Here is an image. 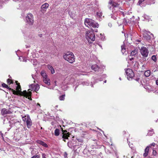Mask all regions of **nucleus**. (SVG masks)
Instances as JSON below:
<instances>
[{"label": "nucleus", "instance_id": "obj_1", "mask_svg": "<svg viewBox=\"0 0 158 158\" xmlns=\"http://www.w3.org/2000/svg\"><path fill=\"white\" fill-rule=\"evenodd\" d=\"M64 58L69 63H73L75 61V58L73 54L71 52H68L63 56Z\"/></svg>", "mask_w": 158, "mask_h": 158}, {"label": "nucleus", "instance_id": "obj_2", "mask_svg": "<svg viewBox=\"0 0 158 158\" xmlns=\"http://www.w3.org/2000/svg\"><path fill=\"white\" fill-rule=\"evenodd\" d=\"M12 91L13 92V93L15 95H19L21 96H23L25 97H28V99L31 100V91H29L28 92H27V91H24L23 92H19L17 91H16L13 89H11Z\"/></svg>", "mask_w": 158, "mask_h": 158}, {"label": "nucleus", "instance_id": "obj_3", "mask_svg": "<svg viewBox=\"0 0 158 158\" xmlns=\"http://www.w3.org/2000/svg\"><path fill=\"white\" fill-rule=\"evenodd\" d=\"M86 38L89 42L90 41H94L95 40V34L93 31H88L86 33Z\"/></svg>", "mask_w": 158, "mask_h": 158}, {"label": "nucleus", "instance_id": "obj_4", "mask_svg": "<svg viewBox=\"0 0 158 158\" xmlns=\"http://www.w3.org/2000/svg\"><path fill=\"white\" fill-rule=\"evenodd\" d=\"M120 3L118 2H113L111 4H109L113 6L112 13L116 14V12L120 11V10H122L120 7H119V5Z\"/></svg>", "mask_w": 158, "mask_h": 158}, {"label": "nucleus", "instance_id": "obj_5", "mask_svg": "<svg viewBox=\"0 0 158 158\" xmlns=\"http://www.w3.org/2000/svg\"><path fill=\"white\" fill-rule=\"evenodd\" d=\"M26 22L27 24L32 25L34 22L33 16L32 14L29 13L27 15L26 17Z\"/></svg>", "mask_w": 158, "mask_h": 158}, {"label": "nucleus", "instance_id": "obj_6", "mask_svg": "<svg viewBox=\"0 0 158 158\" xmlns=\"http://www.w3.org/2000/svg\"><path fill=\"white\" fill-rule=\"evenodd\" d=\"M140 51L143 56L145 57L148 56L149 51L148 50L146 47H142L140 50Z\"/></svg>", "mask_w": 158, "mask_h": 158}, {"label": "nucleus", "instance_id": "obj_7", "mask_svg": "<svg viewBox=\"0 0 158 158\" xmlns=\"http://www.w3.org/2000/svg\"><path fill=\"white\" fill-rule=\"evenodd\" d=\"M29 87L30 89L29 90H30L31 91H33L36 92L38 91L40 89V86L38 84L35 85L31 84L29 85Z\"/></svg>", "mask_w": 158, "mask_h": 158}, {"label": "nucleus", "instance_id": "obj_8", "mask_svg": "<svg viewBox=\"0 0 158 158\" xmlns=\"http://www.w3.org/2000/svg\"><path fill=\"white\" fill-rule=\"evenodd\" d=\"M127 78H132L134 76V73L133 71L130 69H127L126 70Z\"/></svg>", "mask_w": 158, "mask_h": 158}, {"label": "nucleus", "instance_id": "obj_9", "mask_svg": "<svg viewBox=\"0 0 158 158\" xmlns=\"http://www.w3.org/2000/svg\"><path fill=\"white\" fill-rule=\"evenodd\" d=\"M150 33L149 32H147L145 31L143 33V37L144 39L147 40H149L151 39V37L150 36Z\"/></svg>", "mask_w": 158, "mask_h": 158}, {"label": "nucleus", "instance_id": "obj_10", "mask_svg": "<svg viewBox=\"0 0 158 158\" xmlns=\"http://www.w3.org/2000/svg\"><path fill=\"white\" fill-rule=\"evenodd\" d=\"M63 132L62 138L63 139V140L65 141V139H68V137L69 136V133H67L66 130L63 131Z\"/></svg>", "mask_w": 158, "mask_h": 158}, {"label": "nucleus", "instance_id": "obj_11", "mask_svg": "<svg viewBox=\"0 0 158 158\" xmlns=\"http://www.w3.org/2000/svg\"><path fill=\"white\" fill-rule=\"evenodd\" d=\"M48 6L49 4L48 3H45L42 5L41 7V11L43 13H44Z\"/></svg>", "mask_w": 158, "mask_h": 158}, {"label": "nucleus", "instance_id": "obj_12", "mask_svg": "<svg viewBox=\"0 0 158 158\" xmlns=\"http://www.w3.org/2000/svg\"><path fill=\"white\" fill-rule=\"evenodd\" d=\"M93 22V20L89 18H86L85 21V24L86 26L89 27H90L92 23Z\"/></svg>", "mask_w": 158, "mask_h": 158}, {"label": "nucleus", "instance_id": "obj_13", "mask_svg": "<svg viewBox=\"0 0 158 158\" xmlns=\"http://www.w3.org/2000/svg\"><path fill=\"white\" fill-rule=\"evenodd\" d=\"M138 82H140L143 86H144L148 84V82L147 80H136Z\"/></svg>", "mask_w": 158, "mask_h": 158}, {"label": "nucleus", "instance_id": "obj_14", "mask_svg": "<svg viewBox=\"0 0 158 158\" xmlns=\"http://www.w3.org/2000/svg\"><path fill=\"white\" fill-rule=\"evenodd\" d=\"M26 123L27 127L29 128H30L32 125V123L30 117H28V119L27 120Z\"/></svg>", "mask_w": 158, "mask_h": 158}, {"label": "nucleus", "instance_id": "obj_15", "mask_svg": "<svg viewBox=\"0 0 158 158\" xmlns=\"http://www.w3.org/2000/svg\"><path fill=\"white\" fill-rule=\"evenodd\" d=\"M37 143L40 144L41 145L43 146L44 147H45V148H47L48 147V145L46 143H44V142L40 140H37Z\"/></svg>", "mask_w": 158, "mask_h": 158}, {"label": "nucleus", "instance_id": "obj_16", "mask_svg": "<svg viewBox=\"0 0 158 158\" xmlns=\"http://www.w3.org/2000/svg\"><path fill=\"white\" fill-rule=\"evenodd\" d=\"M15 82L16 83V84L17 85V86H16V88L17 91H18L19 92H22L21 91V86L20 85V83H18V81H15Z\"/></svg>", "mask_w": 158, "mask_h": 158}, {"label": "nucleus", "instance_id": "obj_17", "mask_svg": "<svg viewBox=\"0 0 158 158\" xmlns=\"http://www.w3.org/2000/svg\"><path fill=\"white\" fill-rule=\"evenodd\" d=\"M149 146H147L146 148L145 149L144 153L143 154V156L146 157L148 155L149 150Z\"/></svg>", "mask_w": 158, "mask_h": 158}, {"label": "nucleus", "instance_id": "obj_18", "mask_svg": "<svg viewBox=\"0 0 158 158\" xmlns=\"http://www.w3.org/2000/svg\"><path fill=\"white\" fill-rule=\"evenodd\" d=\"M91 68L92 70L95 72L98 71V70L99 69V67L96 64L92 65Z\"/></svg>", "mask_w": 158, "mask_h": 158}, {"label": "nucleus", "instance_id": "obj_19", "mask_svg": "<svg viewBox=\"0 0 158 158\" xmlns=\"http://www.w3.org/2000/svg\"><path fill=\"white\" fill-rule=\"evenodd\" d=\"M99 27V25L98 23H95L94 21L93 20V22L92 23L90 26V27H93L98 28Z\"/></svg>", "mask_w": 158, "mask_h": 158}, {"label": "nucleus", "instance_id": "obj_20", "mask_svg": "<svg viewBox=\"0 0 158 158\" xmlns=\"http://www.w3.org/2000/svg\"><path fill=\"white\" fill-rule=\"evenodd\" d=\"M48 68L49 70L51 71V73L52 74H53L55 73V70L53 67L51 65L48 64L47 65Z\"/></svg>", "mask_w": 158, "mask_h": 158}, {"label": "nucleus", "instance_id": "obj_21", "mask_svg": "<svg viewBox=\"0 0 158 158\" xmlns=\"http://www.w3.org/2000/svg\"><path fill=\"white\" fill-rule=\"evenodd\" d=\"M41 75L43 77L44 79H47V75L44 71H43L41 73Z\"/></svg>", "mask_w": 158, "mask_h": 158}, {"label": "nucleus", "instance_id": "obj_22", "mask_svg": "<svg viewBox=\"0 0 158 158\" xmlns=\"http://www.w3.org/2000/svg\"><path fill=\"white\" fill-rule=\"evenodd\" d=\"M144 87L146 89L147 91L149 92H151L152 90L151 87L150 86L148 85H146L144 86Z\"/></svg>", "mask_w": 158, "mask_h": 158}, {"label": "nucleus", "instance_id": "obj_23", "mask_svg": "<svg viewBox=\"0 0 158 158\" xmlns=\"http://www.w3.org/2000/svg\"><path fill=\"white\" fill-rule=\"evenodd\" d=\"M121 51L123 54L126 51V48H125V45L124 43L121 46Z\"/></svg>", "mask_w": 158, "mask_h": 158}, {"label": "nucleus", "instance_id": "obj_24", "mask_svg": "<svg viewBox=\"0 0 158 158\" xmlns=\"http://www.w3.org/2000/svg\"><path fill=\"white\" fill-rule=\"evenodd\" d=\"M2 113L3 115L8 114V111L5 108H3L2 110Z\"/></svg>", "mask_w": 158, "mask_h": 158}, {"label": "nucleus", "instance_id": "obj_25", "mask_svg": "<svg viewBox=\"0 0 158 158\" xmlns=\"http://www.w3.org/2000/svg\"><path fill=\"white\" fill-rule=\"evenodd\" d=\"M154 133V132L153 129H152L151 130H149L148 131L147 135L148 136H151Z\"/></svg>", "mask_w": 158, "mask_h": 158}, {"label": "nucleus", "instance_id": "obj_26", "mask_svg": "<svg viewBox=\"0 0 158 158\" xmlns=\"http://www.w3.org/2000/svg\"><path fill=\"white\" fill-rule=\"evenodd\" d=\"M137 49H135L131 52L130 56H134L137 53Z\"/></svg>", "mask_w": 158, "mask_h": 158}, {"label": "nucleus", "instance_id": "obj_27", "mask_svg": "<svg viewBox=\"0 0 158 158\" xmlns=\"http://www.w3.org/2000/svg\"><path fill=\"white\" fill-rule=\"evenodd\" d=\"M54 134L56 136L59 135L60 134V130L58 128H56L55 130Z\"/></svg>", "mask_w": 158, "mask_h": 158}, {"label": "nucleus", "instance_id": "obj_28", "mask_svg": "<svg viewBox=\"0 0 158 158\" xmlns=\"http://www.w3.org/2000/svg\"><path fill=\"white\" fill-rule=\"evenodd\" d=\"M2 86L4 88H5L7 89H8L9 90H10L11 89V88H10L7 85L4 83H2Z\"/></svg>", "mask_w": 158, "mask_h": 158}, {"label": "nucleus", "instance_id": "obj_29", "mask_svg": "<svg viewBox=\"0 0 158 158\" xmlns=\"http://www.w3.org/2000/svg\"><path fill=\"white\" fill-rule=\"evenodd\" d=\"M28 117H30L29 115H27V116H25L22 117L23 120L24 122H26L27 120L28 119Z\"/></svg>", "mask_w": 158, "mask_h": 158}, {"label": "nucleus", "instance_id": "obj_30", "mask_svg": "<svg viewBox=\"0 0 158 158\" xmlns=\"http://www.w3.org/2000/svg\"><path fill=\"white\" fill-rule=\"evenodd\" d=\"M120 1L121 0H110L109 1V2L108 3L111 4L113 2H120Z\"/></svg>", "mask_w": 158, "mask_h": 158}, {"label": "nucleus", "instance_id": "obj_31", "mask_svg": "<svg viewBox=\"0 0 158 158\" xmlns=\"http://www.w3.org/2000/svg\"><path fill=\"white\" fill-rule=\"evenodd\" d=\"M150 71L149 70H147L145 72L144 74L146 77H148L150 76Z\"/></svg>", "mask_w": 158, "mask_h": 158}, {"label": "nucleus", "instance_id": "obj_32", "mask_svg": "<svg viewBox=\"0 0 158 158\" xmlns=\"http://www.w3.org/2000/svg\"><path fill=\"white\" fill-rule=\"evenodd\" d=\"M145 0H139L137 5L141 6L144 3V2Z\"/></svg>", "mask_w": 158, "mask_h": 158}, {"label": "nucleus", "instance_id": "obj_33", "mask_svg": "<svg viewBox=\"0 0 158 158\" xmlns=\"http://www.w3.org/2000/svg\"><path fill=\"white\" fill-rule=\"evenodd\" d=\"M44 82L48 85H50V80H43Z\"/></svg>", "mask_w": 158, "mask_h": 158}, {"label": "nucleus", "instance_id": "obj_34", "mask_svg": "<svg viewBox=\"0 0 158 158\" xmlns=\"http://www.w3.org/2000/svg\"><path fill=\"white\" fill-rule=\"evenodd\" d=\"M111 18H112V19H114V20L116 19V18H117L116 17H117V15L116 14L113 13V15H112V14H111Z\"/></svg>", "mask_w": 158, "mask_h": 158}, {"label": "nucleus", "instance_id": "obj_35", "mask_svg": "<svg viewBox=\"0 0 158 158\" xmlns=\"http://www.w3.org/2000/svg\"><path fill=\"white\" fill-rule=\"evenodd\" d=\"M68 146L70 148H72L73 144L71 142H68L67 143Z\"/></svg>", "mask_w": 158, "mask_h": 158}, {"label": "nucleus", "instance_id": "obj_36", "mask_svg": "<svg viewBox=\"0 0 158 158\" xmlns=\"http://www.w3.org/2000/svg\"><path fill=\"white\" fill-rule=\"evenodd\" d=\"M65 95H62L60 96L59 99L60 100H64V99Z\"/></svg>", "mask_w": 158, "mask_h": 158}, {"label": "nucleus", "instance_id": "obj_37", "mask_svg": "<svg viewBox=\"0 0 158 158\" xmlns=\"http://www.w3.org/2000/svg\"><path fill=\"white\" fill-rule=\"evenodd\" d=\"M152 59L154 62H156L157 60L156 56L155 55H153L152 57Z\"/></svg>", "mask_w": 158, "mask_h": 158}, {"label": "nucleus", "instance_id": "obj_38", "mask_svg": "<svg viewBox=\"0 0 158 158\" xmlns=\"http://www.w3.org/2000/svg\"><path fill=\"white\" fill-rule=\"evenodd\" d=\"M102 12L100 11L97 12V15L99 17H101L102 15Z\"/></svg>", "mask_w": 158, "mask_h": 158}, {"label": "nucleus", "instance_id": "obj_39", "mask_svg": "<svg viewBox=\"0 0 158 158\" xmlns=\"http://www.w3.org/2000/svg\"><path fill=\"white\" fill-rule=\"evenodd\" d=\"M12 80H7V84H10L11 83H12L13 81Z\"/></svg>", "mask_w": 158, "mask_h": 158}, {"label": "nucleus", "instance_id": "obj_40", "mask_svg": "<svg viewBox=\"0 0 158 158\" xmlns=\"http://www.w3.org/2000/svg\"><path fill=\"white\" fill-rule=\"evenodd\" d=\"M154 156H156L157 154V152L156 151L154 150V149H153V152H152Z\"/></svg>", "mask_w": 158, "mask_h": 158}, {"label": "nucleus", "instance_id": "obj_41", "mask_svg": "<svg viewBox=\"0 0 158 158\" xmlns=\"http://www.w3.org/2000/svg\"><path fill=\"white\" fill-rule=\"evenodd\" d=\"M40 156L39 155H35L33 156L31 158H39Z\"/></svg>", "mask_w": 158, "mask_h": 158}, {"label": "nucleus", "instance_id": "obj_42", "mask_svg": "<svg viewBox=\"0 0 158 158\" xmlns=\"http://www.w3.org/2000/svg\"><path fill=\"white\" fill-rule=\"evenodd\" d=\"M77 141L79 142H80L81 143H82L83 142V140L82 139H80V138H77Z\"/></svg>", "mask_w": 158, "mask_h": 158}, {"label": "nucleus", "instance_id": "obj_43", "mask_svg": "<svg viewBox=\"0 0 158 158\" xmlns=\"http://www.w3.org/2000/svg\"><path fill=\"white\" fill-rule=\"evenodd\" d=\"M124 20L125 22H126V23H129V19H124Z\"/></svg>", "mask_w": 158, "mask_h": 158}, {"label": "nucleus", "instance_id": "obj_44", "mask_svg": "<svg viewBox=\"0 0 158 158\" xmlns=\"http://www.w3.org/2000/svg\"><path fill=\"white\" fill-rule=\"evenodd\" d=\"M155 143H152L149 146V147H151V146H153V147H154L155 145Z\"/></svg>", "mask_w": 158, "mask_h": 158}, {"label": "nucleus", "instance_id": "obj_45", "mask_svg": "<svg viewBox=\"0 0 158 158\" xmlns=\"http://www.w3.org/2000/svg\"><path fill=\"white\" fill-rule=\"evenodd\" d=\"M64 157L65 158H66L67 157V154L66 152H65L64 154Z\"/></svg>", "mask_w": 158, "mask_h": 158}, {"label": "nucleus", "instance_id": "obj_46", "mask_svg": "<svg viewBox=\"0 0 158 158\" xmlns=\"http://www.w3.org/2000/svg\"><path fill=\"white\" fill-rule=\"evenodd\" d=\"M46 155L44 153H42V158H46Z\"/></svg>", "mask_w": 158, "mask_h": 158}, {"label": "nucleus", "instance_id": "obj_47", "mask_svg": "<svg viewBox=\"0 0 158 158\" xmlns=\"http://www.w3.org/2000/svg\"><path fill=\"white\" fill-rule=\"evenodd\" d=\"M103 78H105L106 77V75L105 74H104L103 75Z\"/></svg>", "mask_w": 158, "mask_h": 158}, {"label": "nucleus", "instance_id": "obj_48", "mask_svg": "<svg viewBox=\"0 0 158 158\" xmlns=\"http://www.w3.org/2000/svg\"><path fill=\"white\" fill-rule=\"evenodd\" d=\"M38 35L39 37H41L42 36V34H39Z\"/></svg>", "mask_w": 158, "mask_h": 158}, {"label": "nucleus", "instance_id": "obj_49", "mask_svg": "<svg viewBox=\"0 0 158 158\" xmlns=\"http://www.w3.org/2000/svg\"><path fill=\"white\" fill-rule=\"evenodd\" d=\"M156 84L157 85H158V80H156Z\"/></svg>", "mask_w": 158, "mask_h": 158}, {"label": "nucleus", "instance_id": "obj_50", "mask_svg": "<svg viewBox=\"0 0 158 158\" xmlns=\"http://www.w3.org/2000/svg\"><path fill=\"white\" fill-rule=\"evenodd\" d=\"M0 134L1 135L2 137L3 138V134L1 132H0Z\"/></svg>", "mask_w": 158, "mask_h": 158}, {"label": "nucleus", "instance_id": "obj_51", "mask_svg": "<svg viewBox=\"0 0 158 158\" xmlns=\"http://www.w3.org/2000/svg\"><path fill=\"white\" fill-rule=\"evenodd\" d=\"M0 134L1 135L2 137L3 138V134L1 132H0Z\"/></svg>", "mask_w": 158, "mask_h": 158}, {"label": "nucleus", "instance_id": "obj_52", "mask_svg": "<svg viewBox=\"0 0 158 158\" xmlns=\"http://www.w3.org/2000/svg\"><path fill=\"white\" fill-rule=\"evenodd\" d=\"M121 13L122 14V15H124V12H123V11H120Z\"/></svg>", "mask_w": 158, "mask_h": 158}, {"label": "nucleus", "instance_id": "obj_53", "mask_svg": "<svg viewBox=\"0 0 158 158\" xmlns=\"http://www.w3.org/2000/svg\"><path fill=\"white\" fill-rule=\"evenodd\" d=\"M133 59H134V58H130V60L131 61V60H133Z\"/></svg>", "mask_w": 158, "mask_h": 158}, {"label": "nucleus", "instance_id": "obj_54", "mask_svg": "<svg viewBox=\"0 0 158 158\" xmlns=\"http://www.w3.org/2000/svg\"><path fill=\"white\" fill-rule=\"evenodd\" d=\"M109 8L110 9V10L111 9V6H109Z\"/></svg>", "mask_w": 158, "mask_h": 158}, {"label": "nucleus", "instance_id": "obj_55", "mask_svg": "<svg viewBox=\"0 0 158 158\" xmlns=\"http://www.w3.org/2000/svg\"><path fill=\"white\" fill-rule=\"evenodd\" d=\"M23 61H24V62H26V61H27L26 60H25V59H23Z\"/></svg>", "mask_w": 158, "mask_h": 158}, {"label": "nucleus", "instance_id": "obj_56", "mask_svg": "<svg viewBox=\"0 0 158 158\" xmlns=\"http://www.w3.org/2000/svg\"><path fill=\"white\" fill-rule=\"evenodd\" d=\"M83 85H89V84H88L87 83H86V84H84V83H83Z\"/></svg>", "mask_w": 158, "mask_h": 158}, {"label": "nucleus", "instance_id": "obj_57", "mask_svg": "<svg viewBox=\"0 0 158 158\" xmlns=\"http://www.w3.org/2000/svg\"><path fill=\"white\" fill-rule=\"evenodd\" d=\"M108 25H109V26H110L111 25V23H109L108 24Z\"/></svg>", "mask_w": 158, "mask_h": 158}, {"label": "nucleus", "instance_id": "obj_58", "mask_svg": "<svg viewBox=\"0 0 158 158\" xmlns=\"http://www.w3.org/2000/svg\"><path fill=\"white\" fill-rule=\"evenodd\" d=\"M37 105L39 106L40 107V104H39V103H38L37 104Z\"/></svg>", "mask_w": 158, "mask_h": 158}, {"label": "nucleus", "instance_id": "obj_59", "mask_svg": "<svg viewBox=\"0 0 158 158\" xmlns=\"http://www.w3.org/2000/svg\"><path fill=\"white\" fill-rule=\"evenodd\" d=\"M9 78H11V77L10 75H9Z\"/></svg>", "mask_w": 158, "mask_h": 158}, {"label": "nucleus", "instance_id": "obj_60", "mask_svg": "<svg viewBox=\"0 0 158 158\" xmlns=\"http://www.w3.org/2000/svg\"><path fill=\"white\" fill-rule=\"evenodd\" d=\"M104 83H106V80L105 81H104Z\"/></svg>", "mask_w": 158, "mask_h": 158}, {"label": "nucleus", "instance_id": "obj_61", "mask_svg": "<svg viewBox=\"0 0 158 158\" xmlns=\"http://www.w3.org/2000/svg\"><path fill=\"white\" fill-rule=\"evenodd\" d=\"M77 86H76V87H75V89H74V90H75V89H76V88H77Z\"/></svg>", "mask_w": 158, "mask_h": 158}, {"label": "nucleus", "instance_id": "obj_62", "mask_svg": "<svg viewBox=\"0 0 158 158\" xmlns=\"http://www.w3.org/2000/svg\"><path fill=\"white\" fill-rule=\"evenodd\" d=\"M123 132L124 133V134H126V132L125 131H123Z\"/></svg>", "mask_w": 158, "mask_h": 158}, {"label": "nucleus", "instance_id": "obj_63", "mask_svg": "<svg viewBox=\"0 0 158 158\" xmlns=\"http://www.w3.org/2000/svg\"><path fill=\"white\" fill-rule=\"evenodd\" d=\"M55 106H56V107H58V106L56 105Z\"/></svg>", "mask_w": 158, "mask_h": 158}, {"label": "nucleus", "instance_id": "obj_64", "mask_svg": "<svg viewBox=\"0 0 158 158\" xmlns=\"http://www.w3.org/2000/svg\"><path fill=\"white\" fill-rule=\"evenodd\" d=\"M2 7L0 5V9Z\"/></svg>", "mask_w": 158, "mask_h": 158}]
</instances>
